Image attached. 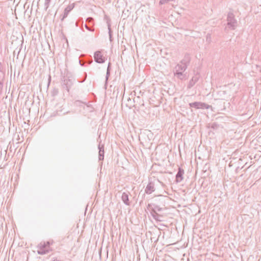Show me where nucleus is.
<instances>
[{"mask_svg": "<svg viewBox=\"0 0 261 261\" xmlns=\"http://www.w3.org/2000/svg\"><path fill=\"white\" fill-rule=\"evenodd\" d=\"M82 21V23L83 22L82 18H79V19H78V21Z\"/></svg>", "mask_w": 261, "mask_h": 261, "instance_id": "473e14b6", "label": "nucleus"}, {"mask_svg": "<svg viewBox=\"0 0 261 261\" xmlns=\"http://www.w3.org/2000/svg\"><path fill=\"white\" fill-rule=\"evenodd\" d=\"M155 190V180H149L145 190V193L147 194H150L154 192Z\"/></svg>", "mask_w": 261, "mask_h": 261, "instance_id": "1a4fd4ad", "label": "nucleus"}, {"mask_svg": "<svg viewBox=\"0 0 261 261\" xmlns=\"http://www.w3.org/2000/svg\"><path fill=\"white\" fill-rule=\"evenodd\" d=\"M109 35L110 40H111V39H112V34H110V35Z\"/></svg>", "mask_w": 261, "mask_h": 261, "instance_id": "f704fd0d", "label": "nucleus"}, {"mask_svg": "<svg viewBox=\"0 0 261 261\" xmlns=\"http://www.w3.org/2000/svg\"><path fill=\"white\" fill-rule=\"evenodd\" d=\"M174 1L175 0H160L159 4L160 5H163V4L167 3L168 2H169L170 1Z\"/></svg>", "mask_w": 261, "mask_h": 261, "instance_id": "bb28decb", "label": "nucleus"}, {"mask_svg": "<svg viewBox=\"0 0 261 261\" xmlns=\"http://www.w3.org/2000/svg\"><path fill=\"white\" fill-rule=\"evenodd\" d=\"M59 93V90L58 88H54L51 91V94L52 96H55Z\"/></svg>", "mask_w": 261, "mask_h": 261, "instance_id": "b1692460", "label": "nucleus"}, {"mask_svg": "<svg viewBox=\"0 0 261 261\" xmlns=\"http://www.w3.org/2000/svg\"><path fill=\"white\" fill-rule=\"evenodd\" d=\"M38 250L37 253L40 255H44L53 251L51 248H48V246L45 243V241H41L37 246Z\"/></svg>", "mask_w": 261, "mask_h": 261, "instance_id": "7ed1b4c3", "label": "nucleus"}, {"mask_svg": "<svg viewBox=\"0 0 261 261\" xmlns=\"http://www.w3.org/2000/svg\"><path fill=\"white\" fill-rule=\"evenodd\" d=\"M85 77L84 80H83V82H84V81L86 80V77H87V73H85ZM82 82H83V81H82Z\"/></svg>", "mask_w": 261, "mask_h": 261, "instance_id": "72a5a7b5", "label": "nucleus"}, {"mask_svg": "<svg viewBox=\"0 0 261 261\" xmlns=\"http://www.w3.org/2000/svg\"><path fill=\"white\" fill-rule=\"evenodd\" d=\"M184 174V170L181 168H178L177 173L176 175V182H180L183 179V175Z\"/></svg>", "mask_w": 261, "mask_h": 261, "instance_id": "9b49d317", "label": "nucleus"}, {"mask_svg": "<svg viewBox=\"0 0 261 261\" xmlns=\"http://www.w3.org/2000/svg\"><path fill=\"white\" fill-rule=\"evenodd\" d=\"M157 181L163 184V183L162 182H161L159 179L157 180Z\"/></svg>", "mask_w": 261, "mask_h": 261, "instance_id": "c9c22d12", "label": "nucleus"}, {"mask_svg": "<svg viewBox=\"0 0 261 261\" xmlns=\"http://www.w3.org/2000/svg\"><path fill=\"white\" fill-rule=\"evenodd\" d=\"M87 62L89 64H91L93 62V60H92V58H91V59L87 61Z\"/></svg>", "mask_w": 261, "mask_h": 261, "instance_id": "c756f323", "label": "nucleus"}, {"mask_svg": "<svg viewBox=\"0 0 261 261\" xmlns=\"http://www.w3.org/2000/svg\"><path fill=\"white\" fill-rule=\"evenodd\" d=\"M75 79L72 77L64 76L61 82V86L63 89L67 91L69 93L70 89L74 84Z\"/></svg>", "mask_w": 261, "mask_h": 261, "instance_id": "f03ea898", "label": "nucleus"}, {"mask_svg": "<svg viewBox=\"0 0 261 261\" xmlns=\"http://www.w3.org/2000/svg\"><path fill=\"white\" fill-rule=\"evenodd\" d=\"M199 77L200 75L198 73L196 74L195 76H193L187 86L188 89H191L198 82Z\"/></svg>", "mask_w": 261, "mask_h": 261, "instance_id": "9d476101", "label": "nucleus"}, {"mask_svg": "<svg viewBox=\"0 0 261 261\" xmlns=\"http://www.w3.org/2000/svg\"><path fill=\"white\" fill-rule=\"evenodd\" d=\"M98 149H99V154H98V159L99 161H102L104 159V145H102L100 146L98 145Z\"/></svg>", "mask_w": 261, "mask_h": 261, "instance_id": "4468645a", "label": "nucleus"}, {"mask_svg": "<svg viewBox=\"0 0 261 261\" xmlns=\"http://www.w3.org/2000/svg\"><path fill=\"white\" fill-rule=\"evenodd\" d=\"M45 243L46 244V245L48 246V247L51 248L50 246L54 243V241L53 240H50L46 242L45 241Z\"/></svg>", "mask_w": 261, "mask_h": 261, "instance_id": "393cba45", "label": "nucleus"}, {"mask_svg": "<svg viewBox=\"0 0 261 261\" xmlns=\"http://www.w3.org/2000/svg\"><path fill=\"white\" fill-rule=\"evenodd\" d=\"M2 66V65L1 63H0V75H1V73H4L1 70V67Z\"/></svg>", "mask_w": 261, "mask_h": 261, "instance_id": "7c9ffc66", "label": "nucleus"}, {"mask_svg": "<svg viewBox=\"0 0 261 261\" xmlns=\"http://www.w3.org/2000/svg\"><path fill=\"white\" fill-rule=\"evenodd\" d=\"M79 63H80V64L82 66H84V64L83 63H82L81 61H79Z\"/></svg>", "mask_w": 261, "mask_h": 261, "instance_id": "2f4dec72", "label": "nucleus"}, {"mask_svg": "<svg viewBox=\"0 0 261 261\" xmlns=\"http://www.w3.org/2000/svg\"><path fill=\"white\" fill-rule=\"evenodd\" d=\"M95 62L99 64H102L105 62L106 58L102 53V50H97L94 54Z\"/></svg>", "mask_w": 261, "mask_h": 261, "instance_id": "423d86ee", "label": "nucleus"}, {"mask_svg": "<svg viewBox=\"0 0 261 261\" xmlns=\"http://www.w3.org/2000/svg\"><path fill=\"white\" fill-rule=\"evenodd\" d=\"M111 63L110 62H109L108 64V67H107V73H106V82H107V81L109 79V77L110 75V72H111Z\"/></svg>", "mask_w": 261, "mask_h": 261, "instance_id": "aec40b11", "label": "nucleus"}, {"mask_svg": "<svg viewBox=\"0 0 261 261\" xmlns=\"http://www.w3.org/2000/svg\"><path fill=\"white\" fill-rule=\"evenodd\" d=\"M51 82V76L49 75L48 79L47 87H49Z\"/></svg>", "mask_w": 261, "mask_h": 261, "instance_id": "c85d7f7f", "label": "nucleus"}, {"mask_svg": "<svg viewBox=\"0 0 261 261\" xmlns=\"http://www.w3.org/2000/svg\"><path fill=\"white\" fill-rule=\"evenodd\" d=\"M206 41L208 43H210L211 42V35L210 34H207L206 36Z\"/></svg>", "mask_w": 261, "mask_h": 261, "instance_id": "cd10ccee", "label": "nucleus"}, {"mask_svg": "<svg viewBox=\"0 0 261 261\" xmlns=\"http://www.w3.org/2000/svg\"><path fill=\"white\" fill-rule=\"evenodd\" d=\"M56 2V0H45L44 3L45 10H47L50 4H51L52 2L55 4Z\"/></svg>", "mask_w": 261, "mask_h": 261, "instance_id": "412c9836", "label": "nucleus"}, {"mask_svg": "<svg viewBox=\"0 0 261 261\" xmlns=\"http://www.w3.org/2000/svg\"><path fill=\"white\" fill-rule=\"evenodd\" d=\"M187 68V67L186 65H183L180 63L175 66L174 72H184Z\"/></svg>", "mask_w": 261, "mask_h": 261, "instance_id": "2eb2a0df", "label": "nucleus"}, {"mask_svg": "<svg viewBox=\"0 0 261 261\" xmlns=\"http://www.w3.org/2000/svg\"><path fill=\"white\" fill-rule=\"evenodd\" d=\"M183 72H174V74L175 76L181 80H186V75L183 73Z\"/></svg>", "mask_w": 261, "mask_h": 261, "instance_id": "dca6fc26", "label": "nucleus"}, {"mask_svg": "<svg viewBox=\"0 0 261 261\" xmlns=\"http://www.w3.org/2000/svg\"><path fill=\"white\" fill-rule=\"evenodd\" d=\"M85 28L90 31V32H94V27H92V25H89V24H88L87 23H86L85 24Z\"/></svg>", "mask_w": 261, "mask_h": 261, "instance_id": "5701e85b", "label": "nucleus"}, {"mask_svg": "<svg viewBox=\"0 0 261 261\" xmlns=\"http://www.w3.org/2000/svg\"><path fill=\"white\" fill-rule=\"evenodd\" d=\"M227 25L234 30L237 26V21L234 17V15L232 12H229L227 14Z\"/></svg>", "mask_w": 261, "mask_h": 261, "instance_id": "20e7f679", "label": "nucleus"}, {"mask_svg": "<svg viewBox=\"0 0 261 261\" xmlns=\"http://www.w3.org/2000/svg\"><path fill=\"white\" fill-rule=\"evenodd\" d=\"M74 104L76 106H81V104L87 105V102L86 101H82L81 100H76L74 102Z\"/></svg>", "mask_w": 261, "mask_h": 261, "instance_id": "a878e982", "label": "nucleus"}, {"mask_svg": "<svg viewBox=\"0 0 261 261\" xmlns=\"http://www.w3.org/2000/svg\"><path fill=\"white\" fill-rule=\"evenodd\" d=\"M167 197L160 196L154 200V202L150 203V204L156 205L160 207H166L165 206V200Z\"/></svg>", "mask_w": 261, "mask_h": 261, "instance_id": "0eeeda50", "label": "nucleus"}, {"mask_svg": "<svg viewBox=\"0 0 261 261\" xmlns=\"http://www.w3.org/2000/svg\"><path fill=\"white\" fill-rule=\"evenodd\" d=\"M189 105L190 108H194L196 109H208L211 107L205 103L198 101L190 103Z\"/></svg>", "mask_w": 261, "mask_h": 261, "instance_id": "39448f33", "label": "nucleus"}, {"mask_svg": "<svg viewBox=\"0 0 261 261\" xmlns=\"http://www.w3.org/2000/svg\"><path fill=\"white\" fill-rule=\"evenodd\" d=\"M86 22L89 24V25H92L94 27V19L92 17H89L86 19Z\"/></svg>", "mask_w": 261, "mask_h": 261, "instance_id": "4be33fe9", "label": "nucleus"}, {"mask_svg": "<svg viewBox=\"0 0 261 261\" xmlns=\"http://www.w3.org/2000/svg\"><path fill=\"white\" fill-rule=\"evenodd\" d=\"M129 192L125 193L123 192L122 194L121 199L123 203L126 205H130V202L129 200L128 195Z\"/></svg>", "mask_w": 261, "mask_h": 261, "instance_id": "f8f14e48", "label": "nucleus"}, {"mask_svg": "<svg viewBox=\"0 0 261 261\" xmlns=\"http://www.w3.org/2000/svg\"><path fill=\"white\" fill-rule=\"evenodd\" d=\"M147 208L150 211V213L153 218L157 221H162L164 216L163 215L159 213L163 210H165L166 207L159 206L156 205L148 204Z\"/></svg>", "mask_w": 261, "mask_h": 261, "instance_id": "f257e3e1", "label": "nucleus"}, {"mask_svg": "<svg viewBox=\"0 0 261 261\" xmlns=\"http://www.w3.org/2000/svg\"><path fill=\"white\" fill-rule=\"evenodd\" d=\"M105 18L107 20V23L108 25V28L109 30V35L112 34V31L111 28V19L107 16H105Z\"/></svg>", "mask_w": 261, "mask_h": 261, "instance_id": "a211bd4d", "label": "nucleus"}, {"mask_svg": "<svg viewBox=\"0 0 261 261\" xmlns=\"http://www.w3.org/2000/svg\"><path fill=\"white\" fill-rule=\"evenodd\" d=\"M74 3L69 4L66 8H65L63 14L61 15V20L63 21L66 18L69 13L74 8Z\"/></svg>", "mask_w": 261, "mask_h": 261, "instance_id": "6e6552de", "label": "nucleus"}, {"mask_svg": "<svg viewBox=\"0 0 261 261\" xmlns=\"http://www.w3.org/2000/svg\"><path fill=\"white\" fill-rule=\"evenodd\" d=\"M191 61V58L189 54H186L185 55L183 59L180 61V63L182 64L183 65H186L187 67Z\"/></svg>", "mask_w": 261, "mask_h": 261, "instance_id": "ddd939ff", "label": "nucleus"}, {"mask_svg": "<svg viewBox=\"0 0 261 261\" xmlns=\"http://www.w3.org/2000/svg\"><path fill=\"white\" fill-rule=\"evenodd\" d=\"M77 22H78L77 21V22H76V26H77Z\"/></svg>", "mask_w": 261, "mask_h": 261, "instance_id": "e433bc0d", "label": "nucleus"}, {"mask_svg": "<svg viewBox=\"0 0 261 261\" xmlns=\"http://www.w3.org/2000/svg\"><path fill=\"white\" fill-rule=\"evenodd\" d=\"M5 77V73H1L0 75V95L2 93L3 88V81Z\"/></svg>", "mask_w": 261, "mask_h": 261, "instance_id": "6ab92c4d", "label": "nucleus"}, {"mask_svg": "<svg viewBox=\"0 0 261 261\" xmlns=\"http://www.w3.org/2000/svg\"><path fill=\"white\" fill-rule=\"evenodd\" d=\"M208 127H211L214 130H217L220 127V125L216 122H213L209 123L207 126Z\"/></svg>", "mask_w": 261, "mask_h": 261, "instance_id": "f3484780", "label": "nucleus"}]
</instances>
